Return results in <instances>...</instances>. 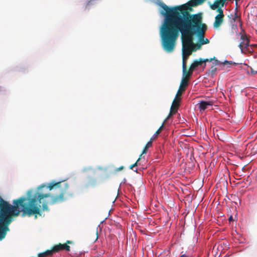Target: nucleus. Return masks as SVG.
<instances>
[{
	"mask_svg": "<svg viewBox=\"0 0 257 257\" xmlns=\"http://www.w3.org/2000/svg\"><path fill=\"white\" fill-rule=\"evenodd\" d=\"M68 184L65 181L58 182L52 181L47 187L50 190H53L54 194L43 193L39 191L35 193L33 197H21L13 201V205L3 199L0 196V240L4 239L9 230V225L13 220V217L19 216L31 217L35 215H42L41 209L43 203V209H47L48 202L44 199L50 197V203L52 204L60 203L65 201L68 194Z\"/></svg>",
	"mask_w": 257,
	"mask_h": 257,
	"instance_id": "f257e3e1",
	"label": "nucleus"
},
{
	"mask_svg": "<svg viewBox=\"0 0 257 257\" xmlns=\"http://www.w3.org/2000/svg\"><path fill=\"white\" fill-rule=\"evenodd\" d=\"M206 30L164 21L161 29L162 44L167 52L175 49L177 40L181 34L182 54L190 56L192 52L200 48V45H195L194 36L203 37Z\"/></svg>",
	"mask_w": 257,
	"mask_h": 257,
	"instance_id": "f03ea898",
	"label": "nucleus"
},
{
	"mask_svg": "<svg viewBox=\"0 0 257 257\" xmlns=\"http://www.w3.org/2000/svg\"><path fill=\"white\" fill-rule=\"evenodd\" d=\"M206 0H190L186 4L168 7L164 3L161 5L165 12L162 14L165 16L164 21L203 30H207V26L203 23V13L192 14L193 7L202 5Z\"/></svg>",
	"mask_w": 257,
	"mask_h": 257,
	"instance_id": "7ed1b4c3",
	"label": "nucleus"
},
{
	"mask_svg": "<svg viewBox=\"0 0 257 257\" xmlns=\"http://www.w3.org/2000/svg\"><path fill=\"white\" fill-rule=\"evenodd\" d=\"M217 12H218V14L215 16L213 23V27L215 29L219 28L222 25L224 18L223 10L221 8H218Z\"/></svg>",
	"mask_w": 257,
	"mask_h": 257,
	"instance_id": "20e7f679",
	"label": "nucleus"
},
{
	"mask_svg": "<svg viewBox=\"0 0 257 257\" xmlns=\"http://www.w3.org/2000/svg\"><path fill=\"white\" fill-rule=\"evenodd\" d=\"M71 241L69 240L67 241V243L61 244L60 243L58 244L54 245L50 250L53 254L55 252H57L61 250H66V251L70 250V246L67 245L68 243H71Z\"/></svg>",
	"mask_w": 257,
	"mask_h": 257,
	"instance_id": "39448f33",
	"label": "nucleus"
},
{
	"mask_svg": "<svg viewBox=\"0 0 257 257\" xmlns=\"http://www.w3.org/2000/svg\"><path fill=\"white\" fill-rule=\"evenodd\" d=\"M242 41L239 44V47L241 50V53H243L244 50L249 46V40L245 35H242L240 37Z\"/></svg>",
	"mask_w": 257,
	"mask_h": 257,
	"instance_id": "423d86ee",
	"label": "nucleus"
},
{
	"mask_svg": "<svg viewBox=\"0 0 257 257\" xmlns=\"http://www.w3.org/2000/svg\"><path fill=\"white\" fill-rule=\"evenodd\" d=\"M188 85V80L186 79L185 78H182L179 89L177 91L176 96L179 97L181 96L183 92H184L186 88Z\"/></svg>",
	"mask_w": 257,
	"mask_h": 257,
	"instance_id": "0eeeda50",
	"label": "nucleus"
},
{
	"mask_svg": "<svg viewBox=\"0 0 257 257\" xmlns=\"http://www.w3.org/2000/svg\"><path fill=\"white\" fill-rule=\"evenodd\" d=\"M213 101H201L199 104V108L200 111H204L208 106H212Z\"/></svg>",
	"mask_w": 257,
	"mask_h": 257,
	"instance_id": "6e6552de",
	"label": "nucleus"
},
{
	"mask_svg": "<svg viewBox=\"0 0 257 257\" xmlns=\"http://www.w3.org/2000/svg\"><path fill=\"white\" fill-rule=\"evenodd\" d=\"M180 99L178 98V97H175V99H174L171 108L170 110L172 111H174L175 110H176V111H177L178 106L179 105Z\"/></svg>",
	"mask_w": 257,
	"mask_h": 257,
	"instance_id": "1a4fd4ad",
	"label": "nucleus"
},
{
	"mask_svg": "<svg viewBox=\"0 0 257 257\" xmlns=\"http://www.w3.org/2000/svg\"><path fill=\"white\" fill-rule=\"evenodd\" d=\"M182 70H183V78H185L186 79H187L188 80L189 77L190 75H192L193 70L190 69V68H189V70H187L186 66H185V70L184 69V67H182Z\"/></svg>",
	"mask_w": 257,
	"mask_h": 257,
	"instance_id": "9d476101",
	"label": "nucleus"
},
{
	"mask_svg": "<svg viewBox=\"0 0 257 257\" xmlns=\"http://www.w3.org/2000/svg\"><path fill=\"white\" fill-rule=\"evenodd\" d=\"M202 64V59L200 58L199 60H195L190 65V69L194 70L199 65Z\"/></svg>",
	"mask_w": 257,
	"mask_h": 257,
	"instance_id": "9b49d317",
	"label": "nucleus"
},
{
	"mask_svg": "<svg viewBox=\"0 0 257 257\" xmlns=\"http://www.w3.org/2000/svg\"><path fill=\"white\" fill-rule=\"evenodd\" d=\"M153 141V139L151 138L150 140L147 143V144L146 145V146L144 148L141 156L147 153L149 148L152 146Z\"/></svg>",
	"mask_w": 257,
	"mask_h": 257,
	"instance_id": "f8f14e48",
	"label": "nucleus"
},
{
	"mask_svg": "<svg viewBox=\"0 0 257 257\" xmlns=\"http://www.w3.org/2000/svg\"><path fill=\"white\" fill-rule=\"evenodd\" d=\"M219 0H215L213 4H211L209 3L211 9L213 10H216L217 11L218 8H221V7H219Z\"/></svg>",
	"mask_w": 257,
	"mask_h": 257,
	"instance_id": "ddd939ff",
	"label": "nucleus"
},
{
	"mask_svg": "<svg viewBox=\"0 0 257 257\" xmlns=\"http://www.w3.org/2000/svg\"><path fill=\"white\" fill-rule=\"evenodd\" d=\"M51 255H52L51 251L50 250H47L45 252L40 253L38 254V257H47Z\"/></svg>",
	"mask_w": 257,
	"mask_h": 257,
	"instance_id": "4468645a",
	"label": "nucleus"
},
{
	"mask_svg": "<svg viewBox=\"0 0 257 257\" xmlns=\"http://www.w3.org/2000/svg\"><path fill=\"white\" fill-rule=\"evenodd\" d=\"M238 11H234L233 13L230 14L232 16V21L231 22H235L236 20H239L240 18L237 15Z\"/></svg>",
	"mask_w": 257,
	"mask_h": 257,
	"instance_id": "2eb2a0df",
	"label": "nucleus"
},
{
	"mask_svg": "<svg viewBox=\"0 0 257 257\" xmlns=\"http://www.w3.org/2000/svg\"><path fill=\"white\" fill-rule=\"evenodd\" d=\"M164 127V124H162L161 126L159 128V129L156 132L153 137H152L151 138H153V140L155 139L158 137L159 134L161 132Z\"/></svg>",
	"mask_w": 257,
	"mask_h": 257,
	"instance_id": "dca6fc26",
	"label": "nucleus"
},
{
	"mask_svg": "<svg viewBox=\"0 0 257 257\" xmlns=\"http://www.w3.org/2000/svg\"><path fill=\"white\" fill-rule=\"evenodd\" d=\"M255 46H257V45H249V46H248V47L246 48V50H244V52H243V54H246V53H253V47H255Z\"/></svg>",
	"mask_w": 257,
	"mask_h": 257,
	"instance_id": "f3484780",
	"label": "nucleus"
},
{
	"mask_svg": "<svg viewBox=\"0 0 257 257\" xmlns=\"http://www.w3.org/2000/svg\"><path fill=\"white\" fill-rule=\"evenodd\" d=\"M189 56L185 55V54H182V58H183V62H182V67H184V69H185V66H186V61L188 59Z\"/></svg>",
	"mask_w": 257,
	"mask_h": 257,
	"instance_id": "a211bd4d",
	"label": "nucleus"
},
{
	"mask_svg": "<svg viewBox=\"0 0 257 257\" xmlns=\"http://www.w3.org/2000/svg\"><path fill=\"white\" fill-rule=\"evenodd\" d=\"M176 112V110H175L174 111H172L170 110V112L168 115V116L166 118V119L164 120L162 124H164V126L165 125V123L166 121L175 113Z\"/></svg>",
	"mask_w": 257,
	"mask_h": 257,
	"instance_id": "6ab92c4d",
	"label": "nucleus"
},
{
	"mask_svg": "<svg viewBox=\"0 0 257 257\" xmlns=\"http://www.w3.org/2000/svg\"><path fill=\"white\" fill-rule=\"evenodd\" d=\"M250 69L252 73H257V62L253 64L252 66L250 68Z\"/></svg>",
	"mask_w": 257,
	"mask_h": 257,
	"instance_id": "aec40b11",
	"label": "nucleus"
},
{
	"mask_svg": "<svg viewBox=\"0 0 257 257\" xmlns=\"http://www.w3.org/2000/svg\"><path fill=\"white\" fill-rule=\"evenodd\" d=\"M199 38V41L201 42L202 44H208L209 42V41L207 39H204V35H203V37L202 39H200L199 37H198Z\"/></svg>",
	"mask_w": 257,
	"mask_h": 257,
	"instance_id": "412c9836",
	"label": "nucleus"
},
{
	"mask_svg": "<svg viewBox=\"0 0 257 257\" xmlns=\"http://www.w3.org/2000/svg\"><path fill=\"white\" fill-rule=\"evenodd\" d=\"M140 160H141V156H140V158L137 160V161H136V162L135 164H133V165H131V166H130V169H133V168L134 167L137 166H138V163L139 161Z\"/></svg>",
	"mask_w": 257,
	"mask_h": 257,
	"instance_id": "4be33fe9",
	"label": "nucleus"
},
{
	"mask_svg": "<svg viewBox=\"0 0 257 257\" xmlns=\"http://www.w3.org/2000/svg\"><path fill=\"white\" fill-rule=\"evenodd\" d=\"M213 60H215V57H214L213 58H210V59H202V63H206L207 62H211V61H213Z\"/></svg>",
	"mask_w": 257,
	"mask_h": 257,
	"instance_id": "5701e85b",
	"label": "nucleus"
},
{
	"mask_svg": "<svg viewBox=\"0 0 257 257\" xmlns=\"http://www.w3.org/2000/svg\"><path fill=\"white\" fill-rule=\"evenodd\" d=\"M213 60L214 61L213 63L214 64V65H219L221 64V63H220L217 59H216L215 58V60Z\"/></svg>",
	"mask_w": 257,
	"mask_h": 257,
	"instance_id": "b1692460",
	"label": "nucleus"
},
{
	"mask_svg": "<svg viewBox=\"0 0 257 257\" xmlns=\"http://www.w3.org/2000/svg\"><path fill=\"white\" fill-rule=\"evenodd\" d=\"M216 69V68L214 66H212L211 67V72L212 73V74H213L215 72Z\"/></svg>",
	"mask_w": 257,
	"mask_h": 257,
	"instance_id": "393cba45",
	"label": "nucleus"
},
{
	"mask_svg": "<svg viewBox=\"0 0 257 257\" xmlns=\"http://www.w3.org/2000/svg\"><path fill=\"white\" fill-rule=\"evenodd\" d=\"M219 5H221V6L222 7H223L224 5V4L225 3V2L227 1V0H219Z\"/></svg>",
	"mask_w": 257,
	"mask_h": 257,
	"instance_id": "a878e982",
	"label": "nucleus"
},
{
	"mask_svg": "<svg viewBox=\"0 0 257 257\" xmlns=\"http://www.w3.org/2000/svg\"><path fill=\"white\" fill-rule=\"evenodd\" d=\"M219 5H221V6L222 7H223L224 5V4L225 3V2L227 1V0H219Z\"/></svg>",
	"mask_w": 257,
	"mask_h": 257,
	"instance_id": "bb28decb",
	"label": "nucleus"
},
{
	"mask_svg": "<svg viewBox=\"0 0 257 257\" xmlns=\"http://www.w3.org/2000/svg\"><path fill=\"white\" fill-rule=\"evenodd\" d=\"M232 63V61H225L223 62V64L224 65H225V64H231Z\"/></svg>",
	"mask_w": 257,
	"mask_h": 257,
	"instance_id": "cd10ccee",
	"label": "nucleus"
},
{
	"mask_svg": "<svg viewBox=\"0 0 257 257\" xmlns=\"http://www.w3.org/2000/svg\"><path fill=\"white\" fill-rule=\"evenodd\" d=\"M238 6L237 5V2H235V11H238Z\"/></svg>",
	"mask_w": 257,
	"mask_h": 257,
	"instance_id": "c85d7f7f",
	"label": "nucleus"
},
{
	"mask_svg": "<svg viewBox=\"0 0 257 257\" xmlns=\"http://www.w3.org/2000/svg\"><path fill=\"white\" fill-rule=\"evenodd\" d=\"M95 234H96V238H95L94 241H96L98 239V234H97V229H96V230L95 231Z\"/></svg>",
	"mask_w": 257,
	"mask_h": 257,
	"instance_id": "c756f323",
	"label": "nucleus"
},
{
	"mask_svg": "<svg viewBox=\"0 0 257 257\" xmlns=\"http://www.w3.org/2000/svg\"><path fill=\"white\" fill-rule=\"evenodd\" d=\"M228 220L230 222V221H232L233 220V217L232 216H230L229 218H228Z\"/></svg>",
	"mask_w": 257,
	"mask_h": 257,
	"instance_id": "7c9ffc66",
	"label": "nucleus"
},
{
	"mask_svg": "<svg viewBox=\"0 0 257 257\" xmlns=\"http://www.w3.org/2000/svg\"><path fill=\"white\" fill-rule=\"evenodd\" d=\"M123 168V166H121V167H120L119 168H118L117 169V170L120 171V170H122Z\"/></svg>",
	"mask_w": 257,
	"mask_h": 257,
	"instance_id": "2f4dec72",
	"label": "nucleus"
},
{
	"mask_svg": "<svg viewBox=\"0 0 257 257\" xmlns=\"http://www.w3.org/2000/svg\"><path fill=\"white\" fill-rule=\"evenodd\" d=\"M45 187V185H41L40 188H39V189H40L41 188H43V187Z\"/></svg>",
	"mask_w": 257,
	"mask_h": 257,
	"instance_id": "473e14b6",
	"label": "nucleus"
},
{
	"mask_svg": "<svg viewBox=\"0 0 257 257\" xmlns=\"http://www.w3.org/2000/svg\"><path fill=\"white\" fill-rule=\"evenodd\" d=\"M230 19H231L232 20V16H231L230 15L228 16Z\"/></svg>",
	"mask_w": 257,
	"mask_h": 257,
	"instance_id": "72a5a7b5",
	"label": "nucleus"
},
{
	"mask_svg": "<svg viewBox=\"0 0 257 257\" xmlns=\"http://www.w3.org/2000/svg\"><path fill=\"white\" fill-rule=\"evenodd\" d=\"M92 0H86L88 3H90Z\"/></svg>",
	"mask_w": 257,
	"mask_h": 257,
	"instance_id": "f704fd0d",
	"label": "nucleus"
},
{
	"mask_svg": "<svg viewBox=\"0 0 257 257\" xmlns=\"http://www.w3.org/2000/svg\"><path fill=\"white\" fill-rule=\"evenodd\" d=\"M84 257H88L87 254H86V256H85V252L84 253Z\"/></svg>",
	"mask_w": 257,
	"mask_h": 257,
	"instance_id": "c9c22d12",
	"label": "nucleus"
},
{
	"mask_svg": "<svg viewBox=\"0 0 257 257\" xmlns=\"http://www.w3.org/2000/svg\"><path fill=\"white\" fill-rule=\"evenodd\" d=\"M31 193V191H28V194H30Z\"/></svg>",
	"mask_w": 257,
	"mask_h": 257,
	"instance_id": "e433bc0d",
	"label": "nucleus"
},
{
	"mask_svg": "<svg viewBox=\"0 0 257 257\" xmlns=\"http://www.w3.org/2000/svg\"><path fill=\"white\" fill-rule=\"evenodd\" d=\"M235 2H238V0H235Z\"/></svg>",
	"mask_w": 257,
	"mask_h": 257,
	"instance_id": "4c0bfd02",
	"label": "nucleus"
}]
</instances>
